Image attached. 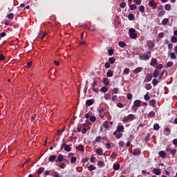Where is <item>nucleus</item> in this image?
Masks as SVG:
<instances>
[{"mask_svg":"<svg viewBox=\"0 0 177 177\" xmlns=\"http://www.w3.org/2000/svg\"><path fill=\"white\" fill-rule=\"evenodd\" d=\"M172 6H171V4L167 3L165 5V10H167L168 12H169V10H171Z\"/></svg>","mask_w":177,"mask_h":177,"instance_id":"obj_25","label":"nucleus"},{"mask_svg":"<svg viewBox=\"0 0 177 177\" xmlns=\"http://www.w3.org/2000/svg\"><path fill=\"white\" fill-rule=\"evenodd\" d=\"M104 67L105 68H110V67H111V65L110 64V63L106 62L104 64Z\"/></svg>","mask_w":177,"mask_h":177,"instance_id":"obj_62","label":"nucleus"},{"mask_svg":"<svg viewBox=\"0 0 177 177\" xmlns=\"http://www.w3.org/2000/svg\"><path fill=\"white\" fill-rule=\"evenodd\" d=\"M165 44L166 45H167L168 49H169V50H171V49H172V48H174V44L169 43V40H168V39H165Z\"/></svg>","mask_w":177,"mask_h":177,"instance_id":"obj_7","label":"nucleus"},{"mask_svg":"<svg viewBox=\"0 0 177 177\" xmlns=\"http://www.w3.org/2000/svg\"><path fill=\"white\" fill-rule=\"evenodd\" d=\"M56 162H63L64 161V156L62 154H59L57 157V159L55 160Z\"/></svg>","mask_w":177,"mask_h":177,"instance_id":"obj_9","label":"nucleus"},{"mask_svg":"<svg viewBox=\"0 0 177 177\" xmlns=\"http://www.w3.org/2000/svg\"><path fill=\"white\" fill-rule=\"evenodd\" d=\"M144 99L145 100H146L147 102L150 100V96L149 95V94L147 93L145 94V95L144 96Z\"/></svg>","mask_w":177,"mask_h":177,"instance_id":"obj_49","label":"nucleus"},{"mask_svg":"<svg viewBox=\"0 0 177 177\" xmlns=\"http://www.w3.org/2000/svg\"><path fill=\"white\" fill-rule=\"evenodd\" d=\"M153 129L155 131H158V129H160V124H158V123H155L153 124Z\"/></svg>","mask_w":177,"mask_h":177,"instance_id":"obj_41","label":"nucleus"},{"mask_svg":"<svg viewBox=\"0 0 177 177\" xmlns=\"http://www.w3.org/2000/svg\"><path fill=\"white\" fill-rule=\"evenodd\" d=\"M131 10H134V9H138V6H136V4H131L129 6Z\"/></svg>","mask_w":177,"mask_h":177,"instance_id":"obj_44","label":"nucleus"},{"mask_svg":"<svg viewBox=\"0 0 177 177\" xmlns=\"http://www.w3.org/2000/svg\"><path fill=\"white\" fill-rule=\"evenodd\" d=\"M149 5L152 8V9H157V3H156V0H151L149 2Z\"/></svg>","mask_w":177,"mask_h":177,"instance_id":"obj_4","label":"nucleus"},{"mask_svg":"<svg viewBox=\"0 0 177 177\" xmlns=\"http://www.w3.org/2000/svg\"><path fill=\"white\" fill-rule=\"evenodd\" d=\"M104 129H107L109 131V121L106 120L102 124Z\"/></svg>","mask_w":177,"mask_h":177,"instance_id":"obj_20","label":"nucleus"},{"mask_svg":"<svg viewBox=\"0 0 177 177\" xmlns=\"http://www.w3.org/2000/svg\"><path fill=\"white\" fill-rule=\"evenodd\" d=\"M151 84H147L145 85V88L147 89V91H150V89H151Z\"/></svg>","mask_w":177,"mask_h":177,"instance_id":"obj_50","label":"nucleus"},{"mask_svg":"<svg viewBox=\"0 0 177 177\" xmlns=\"http://www.w3.org/2000/svg\"><path fill=\"white\" fill-rule=\"evenodd\" d=\"M90 121L91 122H95V121H96V116L95 115H92L90 117Z\"/></svg>","mask_w":177,"mask_h":177,"instance_id":"obj_51","label":"nucleus"},{"mask_svg":"<svg viewBox=\"0 0 177 177\" xmlns=\"http://www.w3.org/2000/svg\"><path fill=\"white\" fill-rule=\"evenodd\" d=\"M127 6V3L123 1L120 4V8H121L122 9H124V8H125Z\"/></svg>","mask_w":177,"mask_h":177,"instance_id":"obj_52","label":"nucleus"},{"mask_svg":"<svg viewBox=\"0 0 177 177\" xmlns=\"http://www.w3.org/2000/svg\"><path fill=\"white\" fill-rule=\"evenodd\" d=\"M159 73L160 72L158 70H155L153 71V77H154V78H157L158 77V73Z\"/></svg>","mask_w":177,"mask_h":177,"instance_id":"obj_47","label":"nucleus"},{"mask_svg":"<svg viewBox=\"0 0 177 177\" xmlns=\"http://www.w3.org/2000/svg\"><path fill=\"white\" fill-rule=\"evenodd\" d=\"M159 157H162V158H165L167 157V153L164 151H159Z\"/></svg>","mask_w":177,"mask_h":177,"instance_id":"obj_18","label":"nucleus"},{"mask_svg":"<svg viewBox=\"0 0 177 177\" xmlns=\"http://www.w3.org/2000/svg\"><path fill=\"white\" fill-rule=\"evenodd\" d=\"M113 135H114V136H115V138H116L117 139H121V137L122 136V133H117V131H115V132L113 133Z\"/></svg>","mask_w":177,"mask_h":177,"instance_id":"obj_23","label":"nucleus"},{"mask_svg":"<svg viewBox=\"0 0 177 177\" xmlns=\"http://www.w3.org/2000/svg\"><path fill=\"white\" fill-rule=\"evenodd\" d=\"M171 154L174 156H175V154H176V149H171L170 151Z\"/></svg>","mask_w":177,"mask_h":177,"instance_id":"obj_61","label":"nucleus"},{"mask_svg":"<svg viewBox=\"0 0 177 177\" xmlns=\"http://www.w3.org/2000/svg\"><path fill=\"white\" fill-rule=\"evenodd\" d=\"M117 131H118V132H122V131H124V126H122V125L118 126Z\"/></svg>","mask_w":177,"mask_h":177,"instance_id":"obj_30","label":"nucleus"},{"mask_svg":"<svg viewBox=\"0 0 177 177\" xmlns=\"http://www.w3.org/2000/svg\"><path fill=\"white\" fill-rule=\"evenodd\" d=\"M101 141H102V137L98 136L95 138V142H97V143H100Z\"/></svg>","mask_w":177,"mask_h":177,"instance_id":"obj_60","label":"nucleus"},{"mask_svg":"<svg viewBox=\"0 0 177 177\" xmlns=\"http://www.w3.org/2000/svg\"><path fill=\"white\" fill-rule=\"evenodd\" d=\"M103 84L107 86L110 84V81L106 77H105L103 79Z\"/></svg>","mask_w":177,"mask_h":177,"instance_id":"obj_33","label":"nucleus"},{"mask_svg":"<svg viewBox=\"0 0 177 177\" xmlns=\"http://www.w3.org/2000/svg\"><path fill=\"white\" fill-rule=\"evenodd\" d=\"M154 115H156V112H154L153 111H150L148 114V117H150L151 118H153Z\"/></svg>","mask_w":177,"mask_h":177,"instance_id":"obj_40","label":"nucleus"},{"mask_svg":"<svg viewBox=\"0 0 177 177\" xmlns=\"http://www.w3.org/2000/svg\"><path fill=\"white\" fill-rule=\"evenodd\" d=\"M153 174H155V175H161V169H160L154 168L153 169Z\"/></svg>","mask_w":177,"mask_h":177,"instance_id":"obj_13","label":"nucleus"},{"mask_svg":"<svg viewBox=\"0 0 177 177\" xmlns=\"http://www.w3.org/2000/svg\"><path fill=\"white\" fill-rule=\"evenodd\" d=\"M111 158H112V160H115V158H117V154L113 152L112 154L111 155Z\"/></svg>","mask_w":177,"mask_h":177,"instance_id":"obj_56","label":"nucleus"},{"mask_svg":"<svg viewBox=\"0 0 177 177\" xmlns=\"http://www.w3.org/2000/svg\"><path fill=\"white\" fill-rule=\"evenodd\" d=\"M94 103H95V100H93V99H90V100H86V106H92V104H93Z\"/></svg>","mask_w":177,"mask_h":177,"instance_id":"obj_10","label":"nucleus"},{"mask_svg":"<svg viewBox=\"0 0 177 177\" xmlns=\"http://www.w3.org/2000/svg\"><path fill=\"white\" fill-rule=\"evenodd\" d=\"M149 106L154 107L156 106V100L153 99L149 101Z\"/></svg>","mask_w":177,"mask_h":177,"instance_id":"obj_31","label":"nucleus"},{"mask_svg":"<svg viewBox=\"0 0 177 177\" xmlns=\"http://www.w3.org/2000/svg\"><path fill=\"white\" fill-rule=\"evenodd\" d=\"M58 167L61 169H64V168H66V167H67V165L66 163H61V164L58 165Z\"/></svg>","mask_w":177,"mask_h":177,"instance_id":"obj_37","label":"nucleus"},{"mask_svg":"<svg viewBox=\"0 0 177 177\" xmlns=\"http://www.w3.org/2000/svg\"><path fill=\"white\" fill-rule=\"evenodd\" d=\"M6 17H8V19H10H10H13V17H15V14H13V13H10V14H8V15L6 16Z\"/></svg>","mask_w":177,"mask_h":177,"instance_id":"obj_48","label":"nucleus"},{"mask_svg":"<svg viewBox=\"0 0 177 177\" xmlns=\"http://www.w3.org/2000/svg\"><path fill=\"white\" fill-rule=\"evenodd\" d=\"M52 175L53 177H63V176H60V174L56 171H53Z\"/></svg>","mask_w":177,"mask_h":177,"instance_id":"obj_42","label":"nucleus"},{"mask_svg":"<svg viewBox=\"0 0 177 177\" xmlns=\"http://www.w3.org/2000/svg\"><path fill=\"white\" fill-rule=\"evenodd\" d=\"M152 79H153V76L151 75H147L145 77L147 82H150V81H151Z\"/></svg>","mask_w":177,"mask_h":177,"instance_id":"obj_22","label":"nucleus"},{"mask_svg":"<svg viewBox=\"0 0 177 177\" xmlns=\"http://www.w3.org/2000/svg\"><path fill=\"white\" fill-rule=\"evenodd\" d=\"M97 165L99 167H104V162L102 161V160H100L98 161L97 162Z\"/></svg>","mask_w":177,"mask_h":177,"instance_id":"obj_54","label":"nucleus"},{"mask_svg":"<svg viewBox=\"0 0 177 177\" xmlns=\"http://www.w3.org/2000/svg\"><path fill=\"white\" fill-rule=\"evenodd\" d=\"M151 57V51H147L146 54H143L142 56L140 55V60H149Z\"/></svg>","mask_w":177,"mask_h":177,"instance_id":"obj_1","label":"nucleus"},{"mask_svg":"<svg viewBox=\"0 0 177 177\" xmlns=\"http://www.w3.org/2000/svg\"><path fill=\"white\" fill-rule=\"evenodd\" d=\"M148 48H154V42L151 40H149L147 43Z\"/></svg>","mask_w":177,"mask_h":177,"instance_id":"obj_11","label":"nucleus"},{"mask_svg":"<svg viewBox=\"0 0 177 177\" xmlns=\"http://www.w3.org/2000/svg\"><path fill=\"white\" fill-rule=\"evenodd\" d=\"M152 84L153 86H157V85H158V80L157 79H153Z\"/></svg>","mask_w":177,"mask_h":177,"instance_id":"obj_38","label":"nucleus"},{"mask_svg":"<svg viewBox=\"0 0 177 177\" xmlns=\"http://www.w3.org/2000/svg\"><path fill=\"white\" fill-rule=\"evenodd\" d=\"M75 161H77V158L73 156V157L71 158V162L72 164H74V162H75Z\"/></svg>","mask_w":177,"mask_h":177,"instance_id":"obj_59","label":"nucleus"},{"mask_svg":"<svg viewBox=\"0 0 177 177\" xmlns=\"http://www.w3.org/2000/svg\"><path fill=\"white\" fill-rule=\"evenodd\" d=\"M109 62L110 64H114L115 63V59L114 57H109Z\"/></svg>","mask_w":177,"mask_h":177,"instance_id":"obj_35","label":"nucleus"},{"mask_svg":"<svg viewBox=\"0 0 177 177\" xmlns=\"http://www.w3.org/2000/svg\"><path fill=\"white\" fill-rule=\"evenodd\" d=\"M142 70H143L142 67H138L133 71V73H134V74H138V73H140Z\"/></svg>","mask_w":177,"mask_h":177,"instance_id":"obj_15","label":"nucleus"},{"mask_svg":"<svg viewBox=\"0 0 177 177\" xmlns=\"http://www.w3.org/2000/svg\"><path fill=\"white\" fill-rule=\"evenodd\" d=\"M133 120H135V115L133 114H129L123 118L122 122L125 124V122H129V121H133Z\"/></svg>","mask_w":177,"mask_h":177,"instance_id":"obj_2","label":"nucleus"},{"mask_svg":"<svg viewBox=\"0 0 177 177\" xmlns=\"http://www.w3.org/2000/svg\"><path fill=\"white\" fill-rule=\"evenodd\" d=\"M140 154V151L138 149H135L133 152V156H139Z\"/></svg>","mask_w":177,"mask_h":177,"instance_id":"obj_27","label":"nucleus"},{"mask_svg":"<svg viewBox=\"0 0 177 177\" xmlns=\"http://www.w3.org/2000/svg\"><path fill=\"white\" fill-rule=\"evenodd\" d=\"M118 145H119V147H120V148L124 147V142L123 141H120Z\"/></svg>","mask_w":177,"mask_h":177,"instance_id":"obj_64","label":"nucleus"},{"mask_svg":"<svg viewBox=\"0 0 177 177\" xmlns=\"http://www.w3.org/2000/svg\"><path fill=\"white\" fill-rule=\"evenodd\" d=\"M118 45H119V46H120V48H125V46H127V43L120 41H119Z\"/></svg>","mask_w":177,"mask_h":177,"instance_id":"obj_26","label":"nucleus"},{"mask_svg":"<svg viewBox=\"0 0 177 177\" xmlns=\"http://www.w3.org/2000/svg\"><path fill=\"white\" fill-rule=\"evenodd\" d=\"M171 42H173V44H176L177 42V37L175 36L171 37Z\"/></svg>","mask_w":177,"mask_h":177,"instance_id":"obj_53","label":"nucleus"},{"mask_svg":"<svg viewBox=\"0 0 177 177\" xmlns=\"http://www.w3.org/2000/svg\"><path fill=\"white\" fill-rule=\"evenodd\" d=\"M100 91L103 93H106V92H107V91H109V88H107L106 86H103V87L101 88Z\"/></svg>","mask_w":177,"mask_h":177,"instance_id":"obj_39","label":"nucleus"},{"mask_svg":"<svg viewBox=\"0 0 177 177\" xmlns=\"http://www.w3.org/2000/svg\"><path fill=\"white\" fill-rule=\"evenodd\" d=\"M133 106L140 107V100H135L134 103H133Z\"/></svg>","mask_w":177,"mask_h":177,"instance_id":"obj_16","label":"nucleus"},{"mask_svg":"<svg viewBox=\"0 0 177 177\" xmlns=\"http://www.w3.org/2000/svg\"><path fill=\"white\" fill-rule=\"evenodd\" d=\"M113 93H115V95H117V93H118V92H120V89L118 88H114L113 89Z\"/></svg>","mask_w":177,"mask_h":177,"instance_id":"obj_57","label":"nucleus"},{"mask_svg":"<svg viewBox=\"0 0 177 177\" xmlns=\"http://www.w3.org/2000/svg\"><path fill=\"white\" fill-rule=\"evenodd\" d=\"M158 63V61L156 58H151V62H150V66L151 67H156L157 66V64Z\"/></svg>","mask_w":177,"mask_h":177,"instance_id":"obj_5","label":"nucleus"},{"mask_svg":"<svg viewBox=\"0 0 177 177\" xmlns=\"http://www.w3.org/2000/svg\"><path fill=\"white\" fill-rule=\"evenodd\" d=\"M139 12H140L141 13L145 12V6H140L139 7Z\"/></svg>","mask_w":177,"mask_h":177,"instance_id":"obj_46","label":"nucleus"},{"mask_svg":"<svg viewBox=\"0 0 177 177\" xmlns=\"http://www.w3.org/2000/svg\"><path fill=\"white\" fill-rule=\"evenodd\" d=\"M111 95H110V93H107L104 95V99H105V100H109V99H111Z\"/></svg>","mask_w":177,"mask_h":177,"instance_id":"obj_32","label":"nucleus"},{"mask_svg":"<svg viewBox=\"0 0 177 177\" xmlns=\"http://www.w3.org/2000/svg\"><path fill=\"white\" fill-rule=\"evenodd\" d=\"M129 32L130 38H132V39H136V37H138V34L136 33V30L135 28H129Z\"/></svg>","mask_w":177,"mask_h":177,"instance_id":"obj_3","label":"nucleus"},{"mask_svg":"<svg viewBox=\"0 0 177 177\" xmlns=\"http://www.w3.org/2000/svg\"><path fill=\"white\" fill-rule=\"evenodd\" d=\"M44 171H45V168H44V167H40V168H39V169L36 171V173L38 174V175H41V174H42V172H44Z\"/></svg>","mask_w":177,"mask_h":177,"instance_id":"obj_19","label":"nucleus"},{"mask_svg":"<svg viewBox=\"0 0 177 177\" xmlns=\"http://www.w3.org/2000/svg\"><path fill=\"white\" fill-rule=\"evenodd\" d=\"M65 151H71V147L70 145H66L64 147Z\"/></svg>","mask_w":177,"mask_h":177,"instance_id":"obj_45","label":"nucleus"},{"mask_svg":"<svg viewBox=\"0 0 177 177\" xmlns=\"http://www.w3.org/2000/svg\"><path fill=\"white\" fill-rule=\"evenodd\" d=\"M114 75V72L111 70H109L108 72L106 73V76L109 77L110 78Z\"/></svg>","mask_w":177,"mask_h":177,"instance_id":"obj_21","label":"nucleus"},{"mask_svg":"<svg viewBox=\"0 0 177 177\" xmlns=\"http://www.w3.org/2000/svg\"><path fill=\"white\" fill-rule=\"evenodd\" d=\"M98 113L100 118H104V109L103 108L98 109Z\"/></svg>","mask_w":177,"mask_h":177,"instance_id":"obj_8","label":"nucleus"},{"mask_svg":"<svg viewBox=\"0 0 177 177\" xmlns=\"http://www.w3.org/2000/svg\"><path fill=\"white\" fill-rule=\"evenodd\" d=\"M76 149L79 150V151H82V153H84L85 151L84 146L82 145H80L79 147H76Z\"/></svg>","mask_w":177,"mask_h":177,"instance_id":"obj_17","label":"nucleus"},{"mask_svg":"<svg viewBox=\"0 0 177 177\" xmlns=\"http://www.w3.org/2000/svg\"><path fill=\"white\" fill-rule=\"evenodd\" d=\"M88 169L90 171H95V169H96V167H95L93 165H91L90 166L88 167Z\"/></svg>","mask_w":177,"mask_h":177,"instance_id":"obj_34","label":"nucleus"},{"mask_svg":"<svg viewBox=\"0 0 177 177\" xmlns=\"http://www.w3.org/2000/svg\"><path fill=\"white\" fill-rule=\"evenodd\" d=\"M165 15V10H160L158 14V17H162Z\"/></svg>","mask_w":177,"mask_h":177,"instance_id":"obj_36","label":"nucleus"},{"mask_svg":"<svg viewBox=\"0 0 177 177\" xmlns=\"http://www.w3.org/2000/svg\"><path fill=\"white\" fill-rule=\"evenodd\" d=\"M121 165H120V163H118L116 165H113V169L115 171H118V169H120Z\"/></svg>","mask_w":177,"mask_h":177,"instance_id":"obj_28","label":"nucleus"},{"mask_svg":"<svg viewBox=\"0 0 177 177\" xmlns=\"http://www.w3.org/2000/svg\"><path fill=\"white\" fill-rule=\"evenodd\" d=\"M108 53H109V56H113V55H114V50H113V49L108 50Z\"/></svg>","mask_w":177,"mask_h":177,"instance_id":"obj_55","label":"nucleus"},{"mask_svg":"<svg viewBox=\"0 0 177 177\" xmlns=\"http://www.w3.org/2000/svg\"><path fill=\"white\" fill-rule=\"evenodd\" d=\"M95 153L98 154V156H103V149L102 148H98L96 149Z\"/></svg>","mask_w":177,"mask_h":177,"instance_id":"obj_14","label":"nucleus"},{"mask_svg":"<svg viewBox=\"0 0 177 177\" xmlns=\"http://www.w3.org/2000/svg\"><path fill=\"white\" fill-rule=\"evenodd\" d=\"M6 59V57H5V55H3V54H0V61L1 62H3V60H5Z\"/></svg>","mask_w":177,"mask_h":177,"instance_id":"obj_58","label":"nucleus"},{"mask_svg":"<svg viewBox=\"0 0 177 177\" xmlns=\"http://www.w3.org/2000/svg\"><path fill=\"white\" fill-rule=\"evenodd\" d=\"M85 127V124H79L77 127V132H81L82 128Z\"/></svg>","mask_w":177,"mask_h":177,"instance_id":"obj_12","label":"nucleus"},{"mask_svg":"<svg viewBox=\"0 0 177 177\" xmlns=\"http://www.w3.org/2000/svg\"><path fill=\"white\" fill-rule=\"evenodd\" d=\"M168 21H169V19H168V18H165L162 21V24H163V26H167V24H168Z\"/></svg>","mask_w":177,"mask_h":177,"instance_id":"obj_29","label":"nucleus"},{"mask_svg":"<svg viewBox=\"0 0 177 177\" xmlns=\"http://www.w3.org/2000/svg\"><path fill=\"white\" fill-rule=\"evenodd\" d=\"M169 55L171 59H172L173 60H176V54H175V53H169Z\"/></svg>","mask_w":177,"mask_h":177,"instance_id":"obj_24","label":"nucleus"},{"mask_svg":"<svg viewBox=\"0 0 177 177\" xmlns=\"http://www.w3.org/2000/svg\"><path fill=\"white\" fill-rule=\"evenodd\" d=\"M124 74H126L127 75H128V74H129V68H127L124 70Z\"/></svg>","mask_w":177,"mask_h":177,"instance_id":"obj_63","label":"nucleus"},{"mask_svg":"<svg viewBox=\"0 0 177 177\" xmlns=\"http://www.w3.org/2000/svg\"><path fill=\"white\" fill-rule=\"evenodd\" d=\"M129 20H134L135 19V15L133 14H129L128 16Z\"/></svg>","mask_w":177,"mask_h":177,"instance_id":"obj_43","label":"nucleus"},{"mask_svg":"<svg viewBox=\"0 0 177 177\" xmlns=\"http://www.w3.org/2000/svg\"><path fill=\"white\" fill-rule=\"evenodd\" d=\"M56 158H57L56 155H50L48 158V161L49 162H55V161H56Z\"/></svg>","mask_w":177,"mask_h":177,"instance_id":"obj_6","label":"nucleus"}]
</instances>
